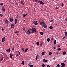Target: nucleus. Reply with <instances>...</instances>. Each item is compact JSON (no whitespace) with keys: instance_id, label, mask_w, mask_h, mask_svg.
<instances>
[{"instance_id":"obj_31","label":"nucleus","mask_w":67,"mask_h":67,"mask_svg":"<svg viewBox=\"0 0 67 67\" xmlns=\"http://www.w3.org/2000/svg\"><path fill=\"white\" fill-rule=\"evenodd\" d=\"M25 16H26V15L25 14H23V18H24V17H25Z\"/></svg>"},{"instance_id":"obj_42","label":"nucleus","mask_w":67,"mask_h":67,"mask_svg":"<svg viewBox=\"0 0 67 67\" xmlns=\"http://www.w3.org/2000/svg\"><path fill=\"white\" fill-rule=\"evenodd\" d=\"M12 51H14V47H13L12 48Z\"/></svg>"},{"instance_id":"obj_37","label":"nucleus","mask_w":67,"mask_h":67,"mask_svg":"<svg viewBox=\"0 0 67 67\" xmlns=\"http://www.w3.org/2000/svg\"><path fill=\"white\" fill-rule=\"evenodd\" d=\"M60 50H61V48H59L58 49V51H60Z\"/></svg>"},{"instance_id":"obj_15","label":"nucleus","mask_w":67,"mask_h":67,"mask_svg":"<svg viewBox=\"0 0 67 67\" xmlns=\"http://www.w3.org/2000/svg\"><path fill=\"white\" fill-rule=\"evenodd\" d=\"M64 33H65V35L66 37H67V32L65 31L64 32Z\"/></svg>"},{"instance_id":"obj_63","label":"nucleus","mask_w":67,"mask_h":67,"mask_svg":"<svg viewBox=\"0 0 67 67\" xmlns=\"http://www.w3.org/2000/svg\"><path fill=\"white\" fill-rule=\"evenodd\" d=\"M29 64H32V63H31L30 62Z\"/></svg>"},{"instance_id":"obj_40","label":"nucleus","mask_w":67,"mask_h":67,"mask_svg":"<svg viewBox=\"0 0 67 67\" xmlns=\"http://www.w3.org/2000/svg\"><path fill=\"white\" fill-rule=\"evenodd\" d=\"M57 67H60V65H59V64H58L57 65Z\"/></svg>"},{"instance_id":"obj_64","label":"nucleus","mask_w":67,"mask_h":67,"mask_svg":"<svg viewBox=\"0 0 67 67\" xmlns=\"http://www.w3.org/2000/svg\"><path fill=\"white\" fill-rule=\"evenodd\" d=\"M27 13L25 15H27Z\"/></svg>"},{"instance_id":"obj_51","label":"nucleus","mask_w":67,"mask_h":67,"mask_svg":"<svg viewBox=\"0 0 67 67\" xmlns=\"http://www.w3.org/2000/svg\"><path fill=\"white\" fill-rule=\"evenodd\" d=\"M23 30L24 31H25V28H23Z\"/></svg>"},{"instance_id":"obj_14","label":"nucleus","mask_w":67,"mask_h":67,"mask_svg":"<svg viewBox=\"0 0 67 67\" xmlns=\"http://www.w3.org/2000/svg\"><path fill=\"white\" fill-rule=\"evenodd\" d=\"M5 23H7V24H9V21H8V20H7V19H6V21H5Z\"/></svg>"},{"instance_id":"obj_43","label":"nucleus","mask_w":67,"mask_h":67,"mask_svg":"<svg viewBox=\"0 0 67 67\" xmlns=\"http://www.w3.org/2000/svg\"><path fill=\"white\" fill-rule=\"evenodd\" d=\"M42 67H45V65H44V64H42Z\"/></svg>"},{"instance_id":"obj_12","label":"nucleus","mask_w":67,"mask_h":67,"mask_svg":"<svg viewBox=\"0 0 67 67\" xmlns=\"http://www.w3.org/2000/svg\"><path fill=\"white\" fill-rule=\"evenodd\" d=\"M61 65H62V66H66V65H65V64L64 63H62L61 64Z\"/></svg>"},{"instance_id":"obj_16","label":"nucleus","mask_w":67,"mask_h":67,"mask_svg":"<svg viewBox=\"0 0 67 67\" xmlns=\"http://www.w3.org/2000/svg\"><path fill=\"white\" fill-rule=\"evenodd\" d=\"M17 23V19H16L15 20V24H16V23Z\"/></svg>"},{"instance_id":"obj_44","label":"nucleus","mask_w":67,"mask_h":67,"mask_svg":"<svg viewBox=\"0 0 67 67\" xmlns=\"http://www.w3.org/2000/svg\"><path fill=\"white\" fill-rule=\"evenodd\" d=\"M63 5H64V4H63V3H62V7H63Z\"/></svg>"},{"instance_id":"obj_10","label":"nucleus","mask_w":67,"mask_h":67,"mask_svg":"<svg viewBox=\"0 0 67 67\" xmlns=\"http://www.w3.org/2000/svg\"><path fill=\"white\" fill-rule=\"evenodd\" d=\"M9 21L10 22H12L13 21V19L12 18H9Z\"/></svg>"},{"instance_id":"obj_21","label":"nucleus","mask_w":67,"mask_h":67,"mask_svg":"<svg viewBox=\"0 0 67 67\" xmlns=\"http://www.w3.org/2000/svg\"><path fill=\"white\" fill-rule=\"evenodd\" d=\"M49 28L50 29H53V27L52 26H50L49 27Z\"/></svg>"},{"instance_id":"obj_59","label":"nucleus","mask_w":67,"mask_h":67,"mask_svg":"<svg viewBox=\"0 0 67 67\" xmlns=\"http://www.w3.org/2000/svg\"><path fill=\"white\" fill-rule=\"evenodd\" d=\"M2 30L3 31L4 30V29H3V28H2Z\"/></svg>"},{"instance_id":"obj_27","label":"nucleus","mask_w":67,"mask_h":67,"mask_svg":"<svg viewBox=\"0 0 67 67\" xmlns=\"http://www.w3.org/2000/svg\"><path fill=\"white\" fill-rule=\"evenodd\" d=\"M56 40H55L54 41V45H55L56 44Z\"/></svg>"},{"instance_id":"obj_62","label":"nucleus","mask_w":67,"mask_h":67,"mask_svg":"<svg viewBox=\"0 0 67 67\" xmlns=\"http://www.w3.org/2000/svg\"><path fill=\"white\" fill-rule=\"evenodd\" d=\"M65 21H67V19H65Z\"/></svg>"},{"instance_id":"obj_6","label":"nucleus","mask_w":67,"mask_h":67,"mask_svg":"<svg viewBox=\"0 0 67 67\" xmlns=\"http://www.w3.org/2000/svg\"><path fill=\"white\" fill-rule=\"evenodd\" d=\"M40 3L41 4H42V5H43L44 4V3H43L42 1H39Z\"/></svg>"},{"instance_id":"obj_39","label":"nucleus","mask_w":67,"mask_h":67,"mask_svg":"<svg viewBox=\"0 0 67 67\" xmlns=\"http://www.w3.org/2000/svg\"><path fill=\"white\" fill-rule=\"evenodd\" d=\"M21 49L23 50V52H24V48H22Z\"/></svg>"},{"instance_id":"obj_3","label":"nucleus","mask_w":67,"mask_h":67,"mask_svg":"<svg viewBox=\"0 0 67 67\" xmlns=\"http://www.w3.org/2000/svg\"><path fill=\"white\" fill-rule=\"evenodd\" d=\"M2 11H3V12H5V9L4 8V6H3L2 7Z\"/></svg>"},{"instance_id":"obj_25","label":"nucleus","mask_w":67,"mask_h":67,"mask_svg":"<svg viewBox=\"0 0 67 67\" xmlns=\"http://www.w3.org/2000/svg\"><path fill=\"white\" fill-rule=\"evenodd\" d=\"M36 44L37 45H40V43H39V42H37L36 43Z\"/></svg>"},{"instance_id":"obj_4","label":"nucleus","mask_w":67,"mask_h":67,"mask_svg":"<svg viewBox=\"0 0 67 67\" xmlns=\"http://www.w3.org/2000/svg\"><path fill=\"white\" fill-rule=\"evenodd\" d=\"M5 38L4 37H3L2 39V42H5Z\"/></svg>"},{"instance_id":"obj_41","label":"nucleus","mask_w":67,"mask_h":67,"mask_svg":"<svg viewBox=\"0 0 67 67\" xmlns=\"http://www.w3.org/2000/svg\"><path fill=\"white\" fill-rule=\"evenodd\" d=\"M59 8L58 7H56L55 9H58Z\"/></svg>"},{"instance_id":"obj_30","label":"nucleus","mask_w":67,"mask_h":67,"mask_svg":"<svg viewBox=\"0 0 67 67\" xmlns=\"http://www.w3.org/2000/svg\"><path fill=\"white\" fill-rule=\"evenodd\" d=\"M52 54V52H49V55H51Z\"/></svg>"},{"instance_id":"obj_38","label":"nucleus","mask_w":67,"mask_h":67,"mask_svg":"<svg viewBox=\"0 0 67 67\" xmlns=\"http://www.w3.org/2000/svg\"><path fill=\"white\" fill-rule=\"evenodd\" d=\"M47 62H48V60H45V61L44 62L45 63H47Z\"/></svg>"},{"instance_id":"obj_29","label":"nucleus","mask_w":67,"mask_h":67,"mask_svg":"<svg viewBox=\"0 0 67 67\" xmlns=\"http://www.w3.org/2000/svg\"><path fill=\"white\" fill-rule=\"evenodd\" d=\"M49 41H50V39L49 38H48L47 39V41L48 42H49Z\"/></svg>"},{"instance_id":"obj_58","label":"nucleus","mask_w":67,"mask_h":67,"mask_svg":"<svg viewBox=\"0 0 67 67\" xmlns=\"http://www.w3.org/2000/svg\"><path fill=\"white\" fill-rule=\"evenodd\" d=\"M18 15H17V16H16V18L17 19L18 18Z\"/></svg>"},{"instance_id":"obj_7","label":"nucleus","mask_w":67,"mask_h":67,"mask_svg":"<svg viewBox=\"0 0 67 67\" xmlns=\"http://www.w3.org/2000/svg\"><path fill=\"white\" fill-rule=\"evenodd\" d=\"M43 27H44V28H47V25H46V24H43L42 25Z\"/></svg>"},{"instance_id":"obj_36","label":"nucleus","mask_w":67,"mask_h":67,"mask_svg":"<svg viewBox=\"0 0 67 67\" xmlns=\"http://www.w3.org/2000/svg\"><path fill=\"white\" fill-rule=\"evenodd\" d=\"M34 33V32L33 31H32V32H31V31H30V34H32V33Z\"/></svg>"},{"instance_id":"obj_61","label":"nucleus","mask_w":67,"mask_h":67,"mask_svg":"<svg viewBox=\"0 0 67 67\" xmlns=\"http://www.w3.org/2000/svg\"><path fill=\"white\" fill-rule=\"evenodd\" d=\"M64 62H67V61L65 60L64 61Z\"/></svg>"},{"instance_id":"obj_28","label":"nucleus","mask_w":67,"mask_h":67,"mask_svg":"<svg viewBox=\"0 0 67 67\" xmlns=\"http://www.w3.org/2000/svg\"><path fill=\"white\" fill-rule=\"evenodd\" d=\"M38 56V55H37L36 56V60H37V57Z\"/></svg>"},{"instance_id":"obj_20","label":"nucleus","mask_w":67,"mask_h":67,"mask_svg":"<svg viewBox=\"0 0 67 67\" xmlns=\"http://www.w3.org/2000/svg\"><path fill=\"white\" fill-rule=\"evenodd\" d=\"M35 1L36 2H38V3H39L40 0H35Z\"/></svg>"},{"instance_id":"obj_49","label":"nucleus","mask_w":67,"mask_h":67,"mask_svg":"<svg viewBox=\"0 0 67 67\" xmlns=\"http://www.w3.org/2000/svg\"><path fill=\"white\" fill-rule=\"evenodd\" d=\"M55 59H56V58L55 57H54L53 58V59L55 60Z\"/></svg>"},{"instance_id":"obj_46","label":"nucleus","mask_w":67,"mask_h":67,"mask_svg":"<svg viewBox=\"0 0 67 67\" xmlns=\"http://www.w3.org/2000/svg\"><path fill=\"white\" fill-rule=\"evenodd\" d=\"M30 67H33V66L32 65H30Z\"/></svg>"},{"instance_id":"obj_56","label":"nucleus","mask_w":67,"mask_h":67,"mask_svg":"<svg viewBox=\"0 0 67 67\" xmlns=\"http://www.w3.org/2000/svg\"><path fill=\"white\" fill-rule=\"evenodd\" d=\"M56 47H53L54 48V49H55V48H56Z\"/></svg>"},{"instance_id":"obj_53","label":"nucleus","mask_w":67,"mask_h":67,"mask_svg":"<svg viewBox=\"0 0 67 67\" xmlns=\"http://www.w3.org/2000/svg\"><path fill=\"white\" fill-rule=\"evenodd\" d=\"M50 22H53V20H50Z\"/></svg>"},{"instance_id":"obj_11","label":"nucleus","mask_w":67,"mask_h":67,"mask_svg":"<svg viewBox=\"0 0 67 67\" xmlns=\"http://www.w3.org/2000/svg\"><path fill=\"white\" fill-rule=\"evenodd\" d=\"M26 33L28 35L30 34V31H29V30H28V31Z\"/></svg>"},{"instance_id":"obj_48","label":"nucleus","mask_w":67,"mask_h":67,"mask_svg":"<svg viewBox=\"0 0 67 67\" xmlns=\"http://www.w3.org/2000/svg\"><path fill=\"white\" fill-rule=\"evenodd\" d=\"M1 5H3V3H1Z\"/></svg>"},{"instance_id":"obj_35","label":"nucleus","mask_w":67,"mask_h":67,"mask_svg":"<svg viewBox=\"0 0 67 67\" xmlns=\"http://www.w3.org/2000/svg\"><path fill=\"white\" fill-rule=\"evenodd\" d=\"M54 41V39H53V38H51V42H53Z\"/></svg>"},{"instance_id":"obj_60","label":"nucleus","mask_w":67,"mask_h":67,"mask_svg":"<svg viewBox=\"0 0 67 67\" xmlns=\"http://www.w3.org/2000/svg\"><path fill=\"white\" fill-rule=\"evenodd\" d=\"M28 30H29V31H30L31 30H32V29H29Z\"/></svg>"},{"instance_id":"obj_50","label":"nucleus","mask_w":67,"mask_h":67,"mask_svg":"<svg viewBox=\"0 0 67 67\" xmlns=\"http://www.w3.org/2000/svg\"><path fill=\"white\" fill-rule=\"evenodd\" d=\"M16 57H17V56H19V55L16 54Z\"/></svg>"},{"instance_id":"obj_57","label":"nucleus","mask_w":67,"mask_h":67,"mask_svg":"<svg viewBox=\"0 0 67 67\" xmlns=\"http://www.w3.org/2000/svg\"><path fill=\"white\" fill-rule=\"evenodd\" d=\"M18 52L19 53V55H20V51H18Z\"/></svg>"},{"instance_id":"obj_24","label":"nucleus","mask_w":67,"mask_h":67,"mask_svg":"<svg viewBox=\"0 0 67 67\" xmlns=\"http://www.w3.org/2000/svg\"><path fill=\"white\" fill-rule=\"evenodd\" d=\"M55 54H56V55L59 54H60V53H58L57 52H56L55 53Z\"/></svg>"},{"instance_id":"obj_23","label":"nucleus","mask_w":67,"mask_h":67,"mask_svg":"<svg viewBox=\"0 0 67 67\" xmlns=\"http://www.w3.org/2000/svg\"><path fill=\"white\" fill-rule=\"evenodd\" d=\"M24 60L22 61V62L21 63V64H22V65H24Z\"/></svg>"},{"instance_id":"obj_34","label":"nucleus","mask_w":67,"mask_h":67,"mask_svg":"<svg viewBox=\"0 0 67 67\" xmlns=\"http://www.w3.org/2000/svg\"><path fill=\"white\" fill-rule=\"evenodd\" d=\"M0 16H1V17H2V16H3V14H0Z\"/></svg>"},{"instance_id":"obj_19","label":"nucleus","mask_w":67,"mask_h":67,"mask_svg":"<svg viewBox=\"0 0 67 67\" xmlns=\"http://www.w3.org/2000/svg\"><path fill=\"white\" fill-rule=\"evenodd\" d=\"M42 55H44V54H45V52H42Z\"/></svg>"},{"instance_id":"obj_52","label":"nucleus","mask_w":67,"mask_h":67,"mask_svg":"<svg viewBox=\"0 0 67 67\" xmlns=\"http://www.w3.org/2000/svg\"><path fill=\"white\" fill-rule=\"evenodd\" d=\"M47 67H50V66L49 65H47Z\"/></svg>"},{"instance_id":"obj_45","label":"nucleus","mask_w":67,"mask_h":67,"mask_svg":"<svg viewBox=\"0 0 67 67\" xmlns=\"http://www.w3.org/2000/svg\"><path fill=\"white\" fill-rule=\"evenodd\" d=\"M45 59H44L43 60V62H45Z\"/></svg>"},{"instance_id":"obj_8","label":"nucleus","mask_w":67,"mask_h":67,"mask_svg":"<svg viewBox=\"0 0 67 67\" xmlns=\"http://www.w3.org/2000/svg\"><path fill=\"white\" fill-rule=\"evenodd\" d=\"M11 27L12 29H14V25L13 24H12L11 25Z\"/></svg>"},{"instance_id":"obj_1","label":"nucleus","mask_w":67,"mask_h":67,"mask_svg":"<svg viewBox=\"0 0 67 67\" xmlns=\"http://www.w3.org/2000/svg\"><path fill=\"white\" fill-rule=\"evenodd\" d=\"M32 31L34 32H36V30L35 27L34 26H32Z\"/></svg>"},{"instance_id":"obj_5","label":"nucleus","mask_w":67,"mask_h":67,"mask_svg":"<svg viewBox=\"0 0 67 67\" xmlns=\"http://www.w3.org/2000/svg\"><path fill=\"white\" fill-rule=\"evenodd\" d=\"M10 56L11 59H12V58H12V56H13V54L11 53H10Z\"/></svg>"},{"instance_id":"obj_55","label":"nucleus","mask_w":67,"mask_h":67,"mask_svg":"<svg viewBox=\"0 0 67 67\" xmlns=\"http://www.w3.org/2000/svg\"><path fill=\"white\" fill-rule=\"evenodd\" d=\"M16 5H18V3H16Z\"/></svg>"},{"instance_id":"obj_2","label":"nucleus","mask_w":67,"mask_h":67,"mask_svg":"<svg viewBox=\"0 0 67 67\" xmlns=\"http://www.w3.org/2000/svg\"><path fill=\"white\" fill-rule=\"evenodd\" d=\"M33 23L35 25H37V24H38V23H37V21H34L33 22Z\"/></svg>"},{"instance_id":"obj_33","label":"nucleus","mask_w":67,"mask_h":67,"mask_svg":"<svg viewBox=\"0 0 67 67\" xmlns=\"http://www.w3.org/2000/svg\"><path fill=\"white\" fill-rule=\"evenodd\" d=\"M43 42H42L40 44V46H41V47L42 46V45H43Z\"/></svg>"},{"instance_id":"obj_22","label":"nucleus","mask_w":67,"mask_h":67,"mask_svg":"<svg viewBox=\"0 0 67 67\" xmlns=\"http://www.w3.org/2000/svg\"><path fill=\"white\" fill-rule=\"evenodd\" d=\"M4 58V57H3V56L2 58H1V60H0V61H1H1H2V60H3Z\"/></svg>"},{"instance_id":"obj_17","label":"nucleus","mask_w":67,"mask_h":67,"mask_svg":"<svg viewBox=\"0 0 67 67\" xmlns=\"http://www.w3.org/2000/svg\"><path fill=\"white\" fill-rule=\"evenodd\" d=\"M40 34L41 35H43L44 34V32H40Z\"/></svg>"},{"instance_id":"obj_13","label":"nucleus","mask_w":67,"mask_h":67,"mask_svg":"<svg viewBox=\"0 0 67 67\" xmlns=\"http://www.w3.org/2000/svg\"><path fill=\"white\" fill-rule=\"evenodd\" d=\"M40 24L41 25H42V24H45V23H44V21L42 22H40Z\"/></svg>"},{"instance_id":"obj_47","label":"nucleus","mask_w":67,"mask_h":67,"mask_svg":"<svg viewBox=\"0 0 67 67\" xmlns=\"http://www.w3.org/2000/svg\"><path fill=\"white\" fill-rule=\"evenodd\" d=\"M18 32H19L18 31H16L15 32V33H16H16H18Z\"/></svg>"},{"instance_id":"obj_9","label":"nucleus","mask_w":67,"mask_h":67,"mask_svg":"<svg viewBox=\"0 0 67 67\" xmlns=\"http://www.w3.org/2000/svg\"><path fill=\"white\" fill-rule=\"evenodd\" d=\"M10 51H11L10 48H9L8 49H7L6 50V52H7L8 53L10 52Z\"/></svg>"},{"instance_id":"obj_26","label":"nucleus","mask_w":67,"mask_h":67,"mask_svg":"<svg viewBox=\"0 0 67 67\" xmlns=\"http://www.w3.org/2000/svg\"><path fill=\"white\" fill-rule=\"evenodd\" d=\"M28 48H26L25 49V52H27V51L28 50Z\"/></svg>"},{"instance_id":"obj_18","label":"nucleus","mask_w":67,"mask_h":67,"mask_svg":"<svg viewBox=\"0 0 67 67\" xmlns=\"http://www.w3.org/2000/svg\"><path fill=\"white\" fill-rule=\"evenodd\" d=\"M20 2L21 4L24 5V3H23V1H21Z\"/></svg>"},{"instance_id":"obj_54","label":"nucleus","mask_w":67,"mask_h":67,"mask_svg":"<svg viewBox=\"0 0 67 67\" xmlns=\"http://www.w3.org/2000/svg\"><path fill=\"white\" fill-rule=\"evenodd\" d=\"M66 38V37L65 36H64L63 37V39H64V38Z\"/></svg>"},{"instance_id":"obj_32","label":"nucleus","mask_w":67,"mask_h":67,"mask_svg":"<svg viewBox=\"0 0 67 67\" xmlns=\"http://www.w3.org/2000/svg\"><path fill=\"white\" fill-rule=\"evenodd\" d=\"M66 52L64 51L63 52V55H65L66 54Z\"/></svg>"}]
</instances>
